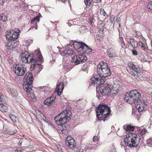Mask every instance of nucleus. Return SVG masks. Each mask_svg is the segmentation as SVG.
<instances>
[{
	"label": "nucleus",
	"instance_id": "nucleus-1",
	"mask_svg": "<svg viewBox=\"0 0 152 152\" xmlns=\"http://www.w3.org/2000/svg\"><path fill=\"white\" fill-rule=\"evenodd\" d=\"M97 74H94L91 79L92 85L94 86L100 87L104 83L106 77L110 76L111 72L110 67L104 61H101L97 65Z\"/></svg>",
	"mask_w": 152,
	"mask_h": 152
},
{
	"label": "nucleus",
	"instance_id": "nucleus-2",
	"mask_svg": "<svg viewBox=\"0 0 152 152\" xmlns=\"http://www.w3.org/2000/svg\"><path fill=\"white\" fill-rule=\"evenodd\" d=\"M141 95L137 90H134V101L136 108L139 112L145 110L146 106L148 104V100L145 98L140 100Z\"/></svg>",
	"mask_w": 152,
	"mask_h": 152
},
{
	"label": "nucleus",
	"instance_id": "nucleus-3",
	"mask_svg": "<svg viewBox=\"0 0 152 152\" xmlns=\"http://www.w3.org/2000/svg\"><path fill=\"white\" fill-rule=\"evenodd\" d=\"M19 56L21 58V60L23 62L31 64L30 67L31 68H32V69H34L36 67H38L39 68L38 71L39 72L43 69V65L38 63L37 60L33 58L32 57H31L30 54L28 53L26 50H25L24 52H22Z\"/></svg>",
	"mask_w": 152,
	"mask_h": 152
},
{
	"label": "nucleus",
	"instance_id": "nucleus-4",
	"mask_svg": "<svg viewBox=\"0 0 152 152\" xmlns=\"http://www.w3.org/2000/svg\"><path fill=\"white\" fill-rule=\"evenodd\" d=\"M111 110L110 107L106 105L100 104L96 108V117L100 121L103 120L104 121L110 114Z\"/></svg>",
	"mask_w": 152,
	"mask_h": 152
},
{
	"label": "nucleus",
	"instance_id": "nucleus-5",
	"mask_svg": "<svg viewBox=\"0 0 152 152\" xmlns=\"http://www.w3.org/2000/svg\"><path fill=\"white\" fill-rule=\"evenodd\" d=\"M72 114L70 110H65L62 111L58 116H55L54 120L58 125H64L69 121Z\"/></svg>",
	"mask_w": 152,
	"mask_h": 152
},
{
	"label": "nucleus",
	"instance_id": "nucleus-6",
	"mask_svg": "<svg viewBox=\"0 0 152 152\" xmlns=\"http://www.w3.org/2000/svg\"><path fill=\"white\" fill-rule=\"evenodd\" d=\"M20 32V30L16 28L9 32L7 31L5 34L7 39L9 41L12 40L14 41L19 37L20 35L19 33Z\"/></svg>",
	"mask_w": 152,
	"mask_h": 152
},
{
	"label": "nucleus",
	"instance_id": "nucleus-7",
	"mask_svg": "<svg viewBox=\"0 0 152 152\" xmlns=\"http://www.w3.org/2000/svg\"><path fill=\"white\" fill-rule=\"evenodd\" d=\"M13 70L16 75L19 76H23L26 72V68L24 67L23 64H20L14 65Z\"/></svg>",
	"mask_w": 152,
	"mask_h": 152
},
{
	"label": "nucleus",
	"instance_id": "nucleus-8",
	"mask_svg": "<svg viewBox=\"0 0 152 152\" xmlns=\"http://www.w3.org/2000/svg\"><path fill=\"white\" fill-rule=\"evenodd\" d=\"M87 59V57L84 56L79 55L74 56L72 58V62L74 65H77L85 62Z\"/></svg>",
	"mask_w": 152,
	"mask_h": 152
},
{
	"label": "nucleus",
	"instance_id": "nucleus-9",
	"mask_svg": "<svg viewBox=\"0 0 152 152\" xmlns=\"http://www.w3.org/2000/svg\"><path fill=\"white\" fill-rule=\"evenodd\" d=\"M112 89V86L105 84L100 87V93L102 96H107L110 94Z\"/></svg>",
	"mask_w": 152,
	"mask_h": 152
},
{
	"label": "nucleus",
	"instance_id": "nucleus-10",
	"mask_svg": "<svg viewBox=\"0 0 152 152\" xmlns=\"http://www.w3.org/2000/svg\"><path fill=\"white\" fill-rule=\"evenodd\" d=\"M65 143L66 145L70 149L76 146V142L71 136H68L67 137Z\"/></svg>",
	"mask_w": 152,
	"mask_h": 152
},
{
	"label": "nucleus",
	"instance_id": "nucleus-11",
	"mask_svg": "<svg viewBox=\"0 0 152 152\" xmlns=\"http://www.w3.org/2000/svg\"><path fill=\"white\" fill-rule=\"evenodd\" d=\"M18 44L17 41H12L11 42H7L5 43V46L6 50H13L14 48L16 47Z\"/></svg>",
	"mask_w": 152,
	"mask_h": 152
},
{
	"label": "nucleus",
	"instance_id": "nucleus-12",
	"mask_svg": "<svg viewBox=\"0 0 152 152\" xmlns=\"http://www.w3.org/2000/svg\"><path fill=\"white\" fill-rule=\"evenodd\" d=\"M133 90L130 91L129 93H126L124 96V100L130 104L133 103Z\"/></svg>",
	"mask_w": 152,
	"mask_h": 152
},
{
	"label": "nucleus",
	"instance_id": "nucleus-13",
	"mask_svg": "<svg viewBox=\"0 0 152 152\" xmlns=\"http://www.w3.org/2000/svg\"><path fill=\"white\" fill-rule=\"evenodd\" d=\"M133 133L131 132L127 136L126 138H125L124 142L127 146L130 147H133V138L132 137Z\"/></svg>",
	"mask_w": 152,
	"mask_h": 152
},
{
	"label": "nucleus",
	"instance_id": "nucleus-14",
	"mask_svg": "<svg viewBox=\"0 0 152 152\" xmlns=\"http://www.w3.org/2000/svg\"><path fill=\"white\" fill-rule=\"evenodd\" d=\"M34 80L33 75L31 72H27L26 74V75L25 76L23 79V82L24 83H32ZM25 84L24 85H25Z\"/></svg>",
	"mask_w": 152,
	"mask_h": 152
},
{
	"label": "nucleus",
	"instance_id": "nucleus-15",
	"mask_svg": "<svg viewBox=\"0 0 152 152\" xmlns=\"http://www.w3.org/2000/svg\"><path fill=\"white\" fill-rule=\"evenodd\" d=\"M33 58H37V61L38 60L39 62L42 63L43 61V57L41 54V52L39 49H37L36 50L34 53L33 54L32 56H31Z\"/></svg>",
	"mask_w": 152,
	"mask_h": 152
},
{
	"label": "nucleus",
	"instance_id": "nucleus-16",
	"mask_svg": "<svg viewBox=\"0 0 152 152\" xmlns=\"http://www.w3.org/2000/svg\"><path fill=\"white\" fill-rule=\"evenodd\" d=\"M83 43H84L82 42L75 41L73 43V45L74 48L78 52H81L83 49Z\"/></svg>",
	"mask_w": 152,
	"mask_h": 152
},
{
	"label": "nucleus",
	"instance_id": "nucleus-17",
	"mask_svg": "<svg viewBox=\"0 0 152 152\" xmlns=\"http://www.w3.org/2000/svg\"><path fill=\"white\" fill-rule=\"evenodd\" d=\"M55 97L52 96L46 99L44 102V104L49 106L52 105L53 104L55 99Z\"/></svg>",
	"mask_w": 152,
	"mask_h": 152
},
{
	"label": "nucleus",
	"instance_id": "nucleus-18",
	"mask_svg": "<svg viewBox=\"0 0 152 152\" xmlns=\"http://www.w3.org/2000/svg\"><path fill=\"white\" fill-rule=\"evenodd\" d=\"M25 84V85H24V82H23V89L25 91L28 93L29 92H30L31 91H33L32 89V83H28Z\"/></svg>",
	"mask_w": 152,
	"mask_h": 152
},
{
	"label": "nucleus",
	"instance_id": "nucleus-19",
	"mask_svg": "<svg viewBox=\"0 0 152 152\" xmlns=\"http://www.w3.org/2000/svg\"><path fill=\"white\" fill-rule=\"evenodd\" d=\"M107 55L110 58H113L116 56V53L112 48H110L107 51Z\"/></svg>",
	"mask_w": 152,
	"mask_h": 152
},
{
	"label": "nucleus",
	"instance_id": "nucleus-20",
	"mask_svg": "<svg viewBox=\"0 0 152 152\" xmlns=\"http://www.w3.org/2000/svg\"><path fill=\"white\" fill-rule=\"evenodd\" d=\"M83 49L82 52L86 54H88L92 52L91 49L88 47V46L85 43H83Z\"/></svg>",
	"mask_w": 152,
	"mask_h": 152
},
{
	"label": "nucleus",
	"instance_id": "nucleus-21",
	"mask_svg": "<svg viewBox=\"0 0 152 152\" xmlns=\"http://www.w3.org/2000/svg\"><path fill=\"white\" fill-rule=\"evenodd\" d=\"M139 135L134 133V147H137L139 143Z\"/></svg>",
	"mask_w": 152,
	"mask_h": 152
},
{
	"label": "nucleus",
	"instance_id": "nucleus-22",
	"mask_svg": "<svg viewBox=\"0 0 152 152\" xmlns=\"http://www.w3.org/2000/svg\"><path fill=\"white\" fill-rule=\"evenodd\" d=\"M66 57V56H64L63 58V65L64 68L67 69L69 68L70 64L68 63L69 61L68 60H67L66 61V60L65 59H66V58H65Z\"/></svg>",
	"mask_w": 152,
	"mask_h": 152
},
{
	"label": "nucleus",
	"instance_id": "nucleus-23",
	"mask_svg": "<svg viewBox=\"0 0 152 152\" xmlns=\"http://www.w3.org/2000/svg\"><path fill=\"white\" fill-rule=\"evenodd\" d=\"M62 125V129H61V132L62 134H66L69 132V126L68 125H65L64 126Z\"/></svg>",
	"mask_w": 152,
	"mask_h": 152
},
{
	"label": "nucleus",
	"instance_id": "nucleus-24",
	"mask_svg": "<svg viewBox=\"0 0 152 152\" xmlns=\"http://www.w3.org/2000/svg\"><path fill=\"white\" fill-rule=\"evenodd\" d=\"M15 127L13 125H12L8 128V130L9 131V134L10 135L13 134L17 132L16 129H15Z\"/></svg>",
	"mask_w": 152,
	"mask_h": 152
},
{
	"label": "nucleus",
	"instance_id": "nucleus-25",
	"mask_svg": "<svg viewBox=\"0 0 152 152\" xmlns=\"http://www.w3.org/2000/svg\"><path fill=\"white\" fill-rule=\"evenodd\" d=\"M139 69L135 67V66L134 64V76L136 79L138 80V73Z\"/></svg>",
	"mask_w": 152,
	"mask_h": 152
},
{
	"label": "nucleus",
	"instance_id": "nucleus-26",
	"mask_svg": "<svg viewBox=\"0 0 152 152\" xmlns=\"http://www.w3.org/2000/svg\"><path fill=\"white\" fill-rule=\"evenodd\" d=\"M57 85L56 90L62 91L64 88V83L63 82H58Z\"/></svg>",
	"mask_w": 152,
	"mask_h": 152
},
{
	"label": "nucleus",
	"instance_id": "nucleus-27",
	"mask_svg": "<svg viewBox=\"0 0 152 152\" xmlns=\"http://www.w3.org/2000/svg\"><path fill=\"white\" fill-rule=\"evenodd\" d=\"M123 128L126 131L129 132L133 131V126L131 125H125L123 126Z\"/></svg>",
	"mask_w": 152,
	"mask_h": 152
},
{
	"label": "nucleus",
	"instance_id": "nucleus-28",
	"mask_svg": "<svg viewBox=\"0 0 152 152\" xmlns=\"http://www.w3.org/2000/svg\"><path fill=\"white\" fill-rule=\"evenodd\" d=\"M127 71L132 75H133V63L128 64V66L126 68Z\"/></svg>",
	"mask_w": 152,
	"mask_h": 152
},
{
	"label": "nucleus",
	"instance_id": "nucleus-29",
	"mask_svg": "<svg viewBox=\"0 0 152 152\" xmlns=\"http://www.w3.org/2000/svg\"><path fill=\"white\" fill-rule=\"evenodd\" d=\"M8 16L5 13H2L0 15V20L4 22H6L7 20Z\"/></svg>",
	"mask_w": 152,
	"mask_h": 152
},
{
	"label": "nucleus",
	"instance_id": "nucleus-30",
	"mask_svg": "<svg viewBox=\"0 0 152 152\" xmlns=\"http://www.w3.org/2000/svg\"><path fill=\"white\" fill-rule=\"evenodd\" d=\"M8 107L3 104H0V110L2 112H6L7 110Z\"/></svg>",
	"mask_w": 152,
	"mask_h": 152
},
{
	"label": "nucleus",
	"instance_id": "nucleus-31",
	"mask_svg": "<svg viewBox=\"0 0 152 152\" xmlns=\"http://www.w3.org/2000/svg\"><path fill=\"white\" fill-rule=\"evenodd\" d=\"M119 42L120 45H121L122 47L123 48H125L126 47L125 43L124 41L123 37H119Z\"/></svg>",
	"mask_w": 152,
	"mask_h": 152
},
{
	"label": "nucleus",
	"instance_id": "nucleus-32",
	"mask_svg": "<svg viewBox=\"0 0 152 152\" xmlns=\"http://www.w3.org/2000/svg\"><path fill=\"white\" fill-rule=\"evenodd\" d=\"M99 23L98 24V27H99L100 30L103 32L104 31V27L105 26L104 22L102 21H99Z\"/></svg>",
	"mask_w": 152,
	"mask_h": 152
},
{
	"label": "nucleus",
	"instance_id": "nucleus-33",
	"mask_svg": "<svg viewBox=\"0 0 152 152\" xmlns=\"http://www.w3.org/2000/svg\"><path fill=\"white\" fill-rule=\"evenodd\" d=\"M137 130L139 133L141 135H144L145 134L146 132H147V131L145 129H138Z\"/></svg>",
	"mask_w": 152,
	"mask_h": 152
},
{
	"label": "nucleus",
	"instance_id": "nucleus-34",
	"mask_svg": "<svg viewBox=\"0 0 152 152\" xmlns=\"http://www.w3.org/2000/svg\"><path fill=\"white\" fill-rule=\"evenodd\" d=\"M33 91H31L30 92H29V94L31 95V98H32V100H33V101L35 102L37 100L36 99V97L35 95L33 93Z\"/></svg>",
	"mask_w": 152,
	"mask_h": 152
},
{
	"label": "nucleus",
	"instance_id": "nucleus-35",
	"mask_svg": "<svg viewBox=\"0 0 152 152\" xmlns=\"http://www.w3.org/2000/svg\"><path fill=\"white\" fill-rule=\"evenodd\" d=\"M73 150V151L75 152H83V150L77 147H76V146L72 149Z\"/></svg>",
	"mask_w": 152,
	"mask_h": 152
},
{
	"label": "nucleus",
	"instance_id": "nucleus-36",
	"mask_svg": "<svg viewBox=\"0 0 152 152\" xmlns=\"http://www.w3.org/2000/svg\"><path fill=\"white\" fill-rule=\"evenodd\" d=\"M64 53L66 55H72L73 53V51L71 50H65L64 51Z\"/></svg>",
	"mask_w": 152,
	"mask_h": 152
},
{
	"label": "nucleus",
	"instance_id": "nucleus-37",
	"mask_svg": "<svg viewBox=\"0 0 152 152\" xmlns=\"http://www.w3.org/2000/svg\"><path fill=\"white\" fill-rule=\"evenodd\" d=\"M139 45L141 47L142 49L144 50H147L146 47L141 42H139Z\"/></svg>",
	"mask_w": 152,
	"mask_h": 152
},
{
	"label": "nucleus",
	"instance_id": "nucleus-38",
	"mask_svg": "<svg viewBox=\"0 0 152 152\" xmlns=\"http://www.w3.org/2000/svg\"><path fill=\"white\" fill-rule=\"evenodd\" d=\"M9 116H10V118L13 122L17 121V120H16V118L15 116L13 115H9Z\"/></svg>",
	"mask_w": 152,
	"mask_h": 152
},
{
	"label": "nucleus",
	"instance_id": "nucleus-39",
	"mask_svg": "<svg viewBox=\"0 0 152 152\" xmlns=\"http://www.w3.org/2000/svg\"><path fill=\"white\" fill-rule=\"evenodd\" d=\"M93 0H84V2L86 5L89 6L91 4Z\"/></svg>",
	"mask_w": 152,
	"mask_h": 152
},
{
	"label": "nucleus",
	"instance_id": "nucleus-40",
	"mask_svg": "<svg viewBox=\"0 0 152 152\" xmlns=\"http://www.w3.org/2000/svg\"><path fill=\"white\" fill-rule=\"evenodd\" d=\"M147 144L148 146L152 147V138L148 140L147 142Z\"/></svg>",
	"mask_w": 152,
	"mask_h": 152
},
{
	"label": "nucleus",
	"instance_id": "nucleus-41",
	"mask_svg": "<svg viewBox=\"0 0 152 152\" xmlns=\"http://www.w3.org/2000/svg\"><path fill=\"white\" fill-rule=\"evenodd\" d=\"M41 16V15L40 13L39 14V15L37 16L36 17H35L34 19L38 22H39V21L40 18H39Z\"/></svg>",
	"mask_w": 152,
	"mask_h": 152
},
{
	"label": "nucleus",
	"instance_id": "nucleus-42",
	"mask_svg": "<svg viewBox=\"0 0 152 152\" xmlns=\"http://www.w3.org/2000/svg\"><path fill=\"white\" fill-rule=\"evenodd\" d=\"M100 13L101 15H102L104 16H105L106 15V13L104 11V10L103 9H100Z\"/></svg>",
	"mask_w": 152,
	"mask_h": 152
},
{
	"label": "nucleus",
	"instance_id": "nucleus-43",
	"mask_svg": "<svg viewBox=\"0 0 152 152\" xmlns=\"http://www.w3.org/2000/svg\"><path fill=\"white\" fill-rule=\"evenodd\" d=\"M147 8L150 10H152V1L149 2L147 6Z\"/></svg>",
	"mask_w": 152,
	"mask_h": 152
},
{
	"label": "nucleus",
	"instance_id": "nucleus-44",
	"mask_svg": "<svg viewBox=\"0 0 152 152\" xmlns=\"http://www.w3.org/2000/svg\"><path fill=\"white\" fill-rule=\"evenodd\" d=\"M111 91L113 92V94H115V95H116L118 93V89H117L116 90H112V89Z\"/></svg>",
	"mask_w": 152,
	"mask_h": 152
},
{
	"label": "nucleus",
	"instance_id": "nucleus-45",
	"mask_svg": "<svg viewBox=\"0 0 152 152\" xmlns=\"http://www.w3.org/2000/svg\"><path fill=\"white\" fill-rule=\"evenodd\" d=\"M98 140V139L96 136H95L93 137V140L94 142H96Z\"/></svg>",
	"mask_w": 152,
	"mask_h": 152
},
{
	"label": "nucleus",
	"instance_id": "nucleus-46",
	"mask_svg": "<svg viewBox=\"0 0 152 152\" xmlns=\"http://www.w3.org/2000/svg\"><path fill=\"white\" fill-rule=\"evenodd\" d=\"M136 35L138 36V37H141L142 36V34L139 31H136Z\"/></svg>",
	"mask_w": 152,
	"mask_h": 152
},
{
	"label": "nucleus",
	"instance_id": "nucleus-47",
	"mask_svg": "<svg viewBox=\"0 0 152 152\" xmlns=\"http://www.w3.org/2000/svg\"><path fill=\"white\" fill-rule=\"evenodd\" d=\"M15 152H22V150L20 148H18L17 149L15 150Z\"/></svg>",
	"mask_w": 152,
	"mask_h": 152
},
{
	"label": "nucleus",
	"instance_id": "nucleus-48",
	"mask_svg": "<svg viewBox=\"0 0 152 152\" xmlns=\"http://www.w3.org/2000/svg\"><path fill=\"white\" fill-rule=\"evenodd\" d=\"M4 97H2L1 98H0V102H5L4 99Z\"/></svg>",
	"mask_w": 152,
	"mask_h": 152
},
{
	"label": "nucleus",
	"instance_id": "nucleus-49",
	"mask_svg": "<svg viewBox=\"0 0 152 152\" xmlns=\"http://www.w3.org/2000/svg\"><path fill=\"white\" fill-rule=\"evenodd\" d=\"M121 20V19L120 18H117V19L115 20V22L116 23H118V24L119 23V22L120 21V20Z\"/></svg>",
	"mask_w": 152,
	"mask_h": 152
},
{
	"label": "nucleus",
	"instance_id": "nucleus-50",
	"mask_svg": "<svg viewBox=\"0 0 152 152\" xmlns=\"http://www.w3.org/2000/svg\"><path fill=\"white\" fill-rule=\"evenodd\" d=\"M118 31L119 33V37H123V34H122V33H121V32L119 30H118Z\"/></svg>",
	"mask_w": 152,
	"mask_h": 152
},
{
	"label": "nucleus",
	"instance_id": "nucleus-51",
	"mask_svg": "<svg viewBox=\"0 0 152 152\" xmlns=\"http://www.w3.org/2000/svg\"><path fill=\"white\" fill-rule=\"evenodd\" d=\"M99 94V93H97L96 96L98 99H101V96H100Z\"/></svg>",
	"mask_w": 152,
	"mask_h": 152
},
{
	"label": "nucleus",
	"instance_id": "nucleus-52",
	"mask_svg": "<svg viewBox=\"0 0 152 152\" xmlns=\"http://www.w3.org/2000/svg\"><path fill=\"white\" fill-rule=\"evenodd\" d=\"M137 55V51L134 49V55Z\"/></svg>",
	"mask_w": 152,
	"mask_h": 152
},
{
	"label": "nucleus",
	"instance_id": "nucleus-53",
	"mask_svg": "<svg viewBox=\"0 0 152 152\" xmlns=\"http://www.w3.org/2000/svg\"><path fill=\"white\" fill-rule=\"evenodd\" d=\"M4 3L3 0H0V5L2 6Z\"/></svg>",
	"mask_w": 152,
	"mask_h": 152
},
{
	"label": "nucleus",
	"instance_id": "nucleus-54",
	"mask_svg": "<svg viewBox=\"0 0 152 152\" xmlns=\"http://www.w3.org/2000/svg\"><path fill=\"white\" fill-rule=\"evenodd\" d=\"M116 150L115 149H110L109 151V152H115Z\"/></svg>",
	"mask_w": 152,
	"mask_h": 152
},
{
	"label": "nucleus",
	"instance_id": "nucleus-55",
	"mask_svg": "<svg viewBox=\"0 0 152 152\" xmlns=\"http://www.w3.org/2000/svg\"><path fill=\"white\" fill-rule=\"evenodd\" d=\"M56 91H57V92L58 95V96H60V94L62 92V91H58V90H56Z\"/></svg>",
	"mask_w": 152,
	"mask_h": 152
},
{
	"label": "nucleus",
	"instance_id": "nucleus-56",
	"mask_svg": "<svg viewBox=\"0 0 152 152\" xmlns=\"http://www.w3.org/2000/svg\"><path fill=\"white\" fill-rule=\"evenodd\" d=\"M129 47H130V45L131 46V47H133L132 43L131 42V41H129Z\"/></svg>",
	"mask_w": 152,
	"mask_h": 152
},
{
	"label": "nucleus",
	"instance_id": "nucleus-57",
	"mask_svg": "<svg viewBox=\"0 0 152 152\" xmlns=\"http://www.w3.org/2000/svg\"><path fill=\"white\" fill-rule=\"evenodd\" d=\"M22 143V142L21 140H19L18 142V144L19 145H21Z\"/></svg>",
	"mask_w": 152,
	"mask_h": 152
},
{
	"label": "nucleus",
	"instance_id": "nucleus-58",
	"mask_svg": "<svg viewBox=\"0 0 152 152\" xmlns=\"http://www.w3.org/2000/svg\"><path fill=\"white\" fill-rule=\"evenodd\" d=\"M95 2L96 3H99L102 0H94Z\"/></svg>",
	"mask_w": 152,
	"mask_h": 152
},
{
	"label": "nucleus",
	"instance_id": "nucleus-59",
	"mask_svg": "<svg viewBox=\"0 0 152 152\" xmlns=\"http://www.w3.org/2000/svg\"><path fill=\"white\" fill-rule=\"evenodd\" d=\"M36 20L34 19H33L31 21V23H34V22H36Z\"/></svg>",
	"mask_w": 152,
	"mask_h": 152
},
{
	"label": "nucleus",
	"instance_id": "nucleus-60",
	"mask_svg": "<svg viewBox=\"0 0 152 152\" xmlns=\"http://www.w3.org/2000/svg\"><path fill=\"white\" fill-rule=\"evenodd\" d=\"M32 28L33 29L34 28V29L36 30L37 29V27L36 26H34L32 27Z\"/></svg>",
	"mask_w": 152,
	"mask_h": 152
},
{
	"label": "nucleus",
	"instance_id": "nucleus-61",
	"mask_svg": "<svg viewBox=\"0 0 152 152\" xmlns=\"http://www.w3.org/2000/svg\"><path fill=\"white\" fill-rule=\"evenodd\" d=\"M58 56V54L56 53H54L53 55V56Z\"/></svg>",
	"mask_w": 152,
	"mask_h": 152
},
{
	"label": "nucleus",
	"instance_id": "nucleus-62",
	"mask_svg": "<svg viewBox=\"0 0 152 152\" xmlns=\"http://www.w3.org/2000/svg\"><path fill=\"white\" fill-rule=\"evenodd\" d=\"M115 149V147L113 145H112V146L110 148V149Z\"/></svg>",
	"mask_w": 152,
	"mask_h": 152
},
{
	"label": "nucleus",
	"instance_id": "nucleus-63",
	"mask_svg": "<svg viewBox=\"0 0 152 152\" xmlns=\"http://www.w3.org/2000/svg\"><path fill=\"white\" fill-rule=\"evenodd\" d=\"M2 97H4V96L1 93H0V98H1Z\"/></svg>",
	"mask_w": 152,
	"mask_h": 152
},
{
	"label": "nucleus",
	"instance_id": "nucleus-64",
	"mask_svg": "<svg viewBox=\"0 0 152 152\" xmlns=\"http://www.w3.org/2000/svg\"><path fill=\"white\" fill-rule=\"evenodd\" d=\"M62 0V1L64 2L65 1H67V0Z\"/></svg>",
	"mask_w": 152,
	"mask_h": 152
}]
</instances>
